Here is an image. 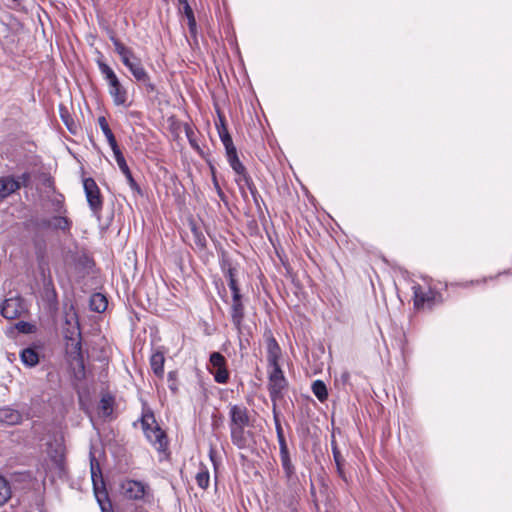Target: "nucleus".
I'll list each match as a JSON object with an SVG mask.
<instances>
[{
	"mask_svg": "<svg viewBox=\"0 0 512 512\" xmlns=\"http://www.w3.org/2000/svg\"><path fill=\"white\" fill-rule=\"evenodd\" d=\"M113 405H114V399L113 397L107 395V396H103L100 400V403H99V412L105 416V417H108L112 414L113 412Z\"/></svg>",
	"mask_w": 512,
	"mask_h": 512,
	"instance_id": "c85d7f7f",
	"label": "nucleus"
},
{
	"mask_svg": "<svg viewBox=\"0 0 512 512\" xmlns=\"http://www.w3.org/2000/svg\"><path fill=\"white\" fill-rule=\"evenodd\" d=\"M240 166L241 167L239 169L238 168H232V170L237 175L236 178H235V182L237 183L242 196L246 197V192L244 190L245 179L243 177L244 176L250 177V175L247 173V170H246L245 166L242 164L241 161H240Z\"/></svg>",
	"mask_w": 512,
	"mask_h": 512,
	"instance_id": "a878e982",
	"label": "nucleus"
},
{
	"mask_svg": "<svg viewBox=\"0 0 512 512\" xmlns=\"http://www.w3.org/2000/svg\"><path fill=\"white\" fill-rule=\"evenodd\" d=\"M112 151H113L115 160H116L117 165H118L119 169L121 170V172L123 174H128V172H130V169L126 163V160H125L124 155L121 152L120 148L118 147Z\"/></svg>",
	"mask_w": 512,
	"mask_h": 512,
	"instance_id": "2f4dec72",
	"label": "nucleus"
},
{
	"mask_svg": "<svg viewBox=\"0 0 512 512\" xmlns=\"http://www.w3.org/2000/svg\"><path fill=\"white\" fill-rule=\"evenodd\" d=\"M216 128H217L219 137L221 135H223L224 133H229L228 128L225 124V120L221 116L219 117V123H216Z\"/></svg>",
	"mask_w": 512,
	"mask_h": 512,
	"instance_id": "79ce46f5",
	"label": "nucleus"
},
{
	"mask_svg": "<svg viewBox=\"0 0 512 512\" xmlns=\"http://www.w3.org/2000/svg\"><path fill=\"white\" fill-rule=\"evenodd\" d=\"M348 378H349V373H348V372H345V373L342 375V379H343L344 381H346Z\"/></svg>",
	"mask_w": 512,
	"mask_h": 512,
	"instance_id": "6e6d98bb",
	"label": "nucleus"
},
{
	"mask_svg": "<svg viewBox=\"0 0 512 512\" xmlns=\"http://www.w3.org/2000/svg\"><path fill=\"white\" fill-rule=\"evenodd\" d=\"M38 203L34 215V230L69 232L72 221L65 214V198L56 191L53 178L46 173L37 177Z\"/></svg>",
	"mask_w": 512,
	"mask_h": 512,
	"instance_id": "f257e3e1",
	"label": "nucleus"
},
{
	"mask_svg": "<svg viewBox=\"0 0 512 512\" xmlns=\"http://www.w3.org/2000/svg\"><path fill=\"white\" fill-rule=\"evenodd\" d=\"M252 197H253V199H254L255 203H257V202H258V197H259V196H252Z\"/></svg>",
	"mask_w": 512,
	"mask_h": 512,
	"instance_id": "bf43d9fd",
	"label": "nucleus"
},
{
	"mask_svg": "<svg viewBox=\"0 0 512 512\" xmlns=\"http://www.w3.org/2000/svg\"><path fill=\"white\" fill-rule=\"evenodd\" d=\"M142 427L147 440L159 452H164L168 447V440L165 432L156 424L153 414L143 415Z\"/></svg>",
	"mask_w": 512,
	"mask_h": 512,
	"instance_id": "20e7f679",
	"label": "nucleus"
},
{
	"mask_svg": "<svg viewBox=\"0 0 512 512\" xmlns=\"http://www.w3.org/2000/svg\"><path fill=\"white\" fill-rule=\"evenodd\" d=\"M246 427L242 425H229L231 441L238 449H245L249 446L252 433L247 431Z\"/></svg>",
	"mask_w": 512,
	"mask_h": 512,
	"instance_id": "f8f14e48",
	"label": "nucleus"
},
{
	"mask_svg": "<svg viewBox=\"0 0 512 512\" xmlns=\"http://www.w3.org/2000/svg\"><path fill=\"white\" fill-rule=\"evenodd\" d=\"M34 366H36L39 363V357L37 352L34 350V360H33Z\"/></svg>",
	"mask_w": 512,
	"mask_h": 512,
	"instance_id": "5fc2aeb1",
	"label": "nucleus"
},
{
	"mask_svg": "<svg viewBox=\"0 0 512 512\" xmlns=\"http://www.w3.org/2000/svg\"><path fill=\"white\" fill-rule=\"evenodd\" d=\"M212 181H213V186L216 190V193L217 195L219 196V198L223 201V202H226L227 198H226V195L224 194V192L222 191L219 183H218V180L216 178V176L213 174V177H212Z\"/></svg>",
	"mask_w": 512,
	"mask_h": 512,
	"instance_id": "ea45409f",
	"label": "nucleus"
},
{
	"mask_svg": "<svg viewBox=\"0 0 512 512\" xmlns=\"http://www.w3.org/2000/svg\"><path fill=\"white\" fill-rule=\"evenodd\" d=\"M42 298L47 302L50 310L55 309L57 305V293L53 286L52 280L44 278V286L42 291Z\"/></svg>",
	"mask_w": 512,
	"mask_h": 512,
	"instance_id": "aec40b11",
	"label": "nucleus"
},
{
	"mask_svg": "<svg viewBox=\"0 0 512 512\" xmlns=\"http://www.w3.org/2000/svg\"><path fill=\"white\" fill-rule=\"evenodd\" d=\"M187 2H188V0H179L180 4H184V3H187Z\"/></svg>",
	"mask_w": 512,
	"mask_h": 512,
	"instance_id": "13d9d810",
	"label": "nucleus"
},
{
	"mask_svg": "<svg viewBox=\"0 0 512 512\" xmlns=\"http://www.w3.org/2000/svg\"><path fill=\"white\" fill-rule=\"evenodd\" d=\"M187 20H188V26H189L190 33L191 34H195V32H196V20H195V17H194V13L191 14V15H188Z\"/></svg>",
	"mask_w": 512,
	"mask_h": 512,
	"instance_id": "c03bdc74",
	"label": "nucleus"
},
{
	"mask_svg": "<svg viewBox=\"0 0 512 512\" xmlns=\"http://www.w3.org/2000/svg\"><path fill=\"white\" fill-rule=\"evenodd\" d=\"M61 117H62V120L64 121L65 125L67 126L68 130L71 132V133H76L75 129V125H74V122L73 120L70 119V116L68 114L64 115V114H61Z\"/></svg>",
	"mask_w": 512,
	"mask_h": 512,
	"instance_id": "a19ab883",
	"label": "nucleus"
},
{
	"mask_svg": "<svg viewBox=\"0 0 512 512\" xmlns=\"http://www.w3.org/2000/svg\"><path fill=\"white\" fill-rule=\"evenodd\" d=\"M223 274L228 279V282L231 280H236V269L235 268H227V272H225Z\"/></svg>",
	"mask_w": 512,
	"mask_h": 512,
	"instance_id": "de8ad7c7",
	"label": "nucleus"
},
{
	"mask_svg": "<svg viewBox=\"0 0 512 512\" xmlns=\"http://www.w3.org/2000/svg\"><path fill=\"white\" fill-rule=\"evenodd\" d=\"M164 363H165V357L164 353L162 351H155L151 357H150V366L158 378H163L164 376Z\"/></svg>",
	"mask_w": 512,
	"mask_h": 512,
	"instance_id": "412c9836",
	"label": "nucleus"
},
{
	"mask_svg": "<svg viewBox=\"0 0 512 512\" xmlns=\"http://www.w3.org/2000/svg\"><path fill=\"white\" fill-rule=\"evenodd\" d=\"M231 321L233 324H239L244 320V305L242 302H232L230 307Z\"/></svg>",
	"mask_w": 512,
	"mask_h": 512,
	"instance_id": "393cba45",
	"label": "nucleus"
},
{
	"mask_svg": "<svg viewBox=\"0 0 512 512\" xmlns=\"http://www.w3.org/2000/svg\"><path fill=\"white\" fill-rule=\"evenodd\" d=\"M192 232L194 235V242L199 248H204L206 246V238L205 236L199 232L195 227L192 228Z\"/></svg>",
	"mask_w": 512,
	"mask_h": 512,
	"instance_id": "c9c22d12",
	"label": "nucleus"
},
{
	"mask_svg": "<svg viewBox=\"0 0 512 512\" xmlns=\"http://www.w3.org/2000/svg\"><path fill=\"white\" fill-rule=\"evenodd\" d=\"M75 348L77 350V354H78V358H79V364H80L81 368L84 369V364H83V360H82V356H81V342H80V340H78L76 342Z\"/></svg>",
	"mask_w": 512,
	"mask_h": 512,
	"instance_id": "09e8293b",
	"label": "nucleus"
},
{
	"mask_svg": "<svg viewBox=\"0 0 512 512\" xmlns=\"http://www.w3.org/2000/svg\"><path fill=\"white\" fill-rule=\"evenodd\" d=\"M14 327L19 333H23V334H31L32 333V323H30L28 321H19L15 324Z\"/></svg>",
	"mask_w": 512,
	"mask_h": 512,
	"instance_id": "f704fd0d",
	"label": "nucleus"
},
{
	"mask_svg": "<svg viewBox=\"0 0 512 512\" xmlns=\"http://www.w3.org/2000/svg\"><path fill=\"white\" fill-rule=\"evenodd\" d=\"M64 446L61 442L55 441L48 443L47 455L48 459L42 464L44 477H63L65 474V454Z\"/></svg>",
	"mask_w": 512,
	"mask_h": 512,
	"instance_id": "f03ea898",
	"label": "nucleus"
},
{
	"mask_svg": "<svg viewBox=\"0 0 512 512\" xmlns=\"http://www.w3.org/2000/svg\"><path fill=\"white\" fill-rule=\"evenodd\" d=\"M21 420V415L18 411L10 408L0 409V423L7 425L18 424Z\"/></svg>",
	"mask_w": 512,
	"mask_h": 512,
	"instance_id": "5701e85b",
	"label": "nucleus"
},
{
	"mask_svg": "<svg viewBox=\"0 0 512 512\" xmlns=\"http://www.w3.org/2000/svg\"><path fill=\"white\" fill-rule=\"evenodd\" d=\"M274 424H275L277 439L285 437L280 419H276V422H274Z\"/></svg>",
	"mask_w": 512,
	"mask_h": 512,
	"instance_id": "a18cd8bd",
	"label": "nucleus"
},
{
	"mask_svg": "<svg viewBox=\"0 0 512 512\" xmlns=\"http://www.w3.org/2000/svg\"><path fill=\"white\" fill-rule=\"evenodd\" d=\"M13 1L16 2L17 4H20L21 0H13Z\"/></svg>",
	"mask_w": 512,
	"mask_h": 512,
	"instance_id": "680f3d73",
	"label": "nucleus"
},
{
	"mask_svg": "<svg viewBox=\"0 0 512 512\" xmlns=\"http://www.w3.org/2000/svg\"><path fill=\"white\" fill-rule=\"evenodd\" d=\"M83 188L92 215L100 220L103 209V197L100 188L91 177L83 179Z\"/></svg>",
	"mask_w": 512,
	"mask_h": 512,
	"instance_id": "39448f33",
	"label": "nucleus"
},
{
	"mask_svg": "<svg viewBox=\"0 0 512 512\" xmlns=\"http://www.w3.org/2000/svg\"><path fill=\"white\" fill-rule=\"evenodd\" d=\"M21 360L27 367H32V346H28L22 350Z\"/></svg>",
	"mask_w": 512,
	"mask_h": 512,
	"instance_id": "72a5a7b5",
	"label": "nucleus"
},
{
	"mask_svg": "<svg viewBox=\"0 0 512 512\" xmlns=\"http://www.w3.org/2000/svg\"><path fill=\"white\" fill-rule=\"evenodd\" d=\"M1 315L8 319L13 320L16 318H20L25 314H28V307L20 296L15 295L9 298H6L1 307H0Z\"/></svg>",
	"mask_w": 512,
	"mask_h": 512,
	"instance_id": "423d86ee",
	"label": "nucleus"
},
{
	"mask_svg": "<svg viewBox=\"0 0 512 512\" xmlns=\"http://www.w3.org/2000/svg\"><path fill=\"white\" fill-rule=\"evenodd\" d=\"M332 453H333V458H334V461L336 464L337 473H338L339 477L341 479H343L344 481H347L345 472L343 470V461L344 460H343L340 450L338 449L337 445L334 442H332Z\"/></svg>",
	"mask_w": 512,
	"mask_h": 512,
	"instance_id": "bb28decb",
	"label": "nucleus"
},
{
	"mask_svg": "<svg viewBox=\"0 0 512 512\" xmlns=\"http://www.w3.org/2000/svg\"><path fill=\"white\" fill-rule=\"evenodd\" d=\"M182 5H183V12H184L186 18L188 17V15L193 14L192 8L190 7L188 2L184 3Z\"/></svg>",
	"mask_w": 512,
	"mask_h": 512,
	"instance_id": "603ef678",
	"label": "nucleus"
},
{
	"mask_svg": "<svg viewBox=\"0 0 512 512\" xmlns=\"http://www.w3.org/2000/svg\"><path fill=\"white\" fill-rule=\"evenodd\" d=\"M220 266H221V270L223 273L227 272V268H234L231 264V262L229 261V259L227 258H222L221 262H220Z\"/></svg>",
	"mask_w": 512,
	"mask_h": 512,
	"instance_id": "49530a36",
	"label": "nucleus"
},
{
	"mask_svg": "<svg viewBox=\"0 0 512 512\" xmlns=\"http://www.w3.org/2000/svg\"><path fill=\"white\" fill-rule=\"evenodd\" d=\"M280 461L287 485L290 488L296 487L299 482V478L296 473L295 466L292 463L290 455L281 456Z\"/></svg>",
	"mask_w": 512,
	"mask_h": 512,
	"instance_id": "dca6fc26",
	"label": "nucleus"
},
{
	"mask_svg": "<svg viewBox=\"0 0 512 512\" xmlns=\"http://www.w3.org/2000/svg\"><path fill=\"white\" fill-rule=\"evenodd\" d=\"M177 372L176 371H170L167 375V382H168V388L176 394L178 392V385H177Z\"/></svg>",
	"mask_w": 512,
	"mask_h": 512,
	"instance_id": "473e14b6",
	"label": "nucleus"
},
{
	"mask_svg": "<svg viewBox=\"0 0 512 512\" xmlns=\"http://www.w3.org/2000/svg\"><path fill=\"white\" fill-rule=\"evenodd\" d=\"M273 419H274V422H276V419H280L279 413L276 408V402H273Z\"/></svg>",
	"mask_w": 512,
	"mask_h": 512,
	"instance_id": "864d4df0",
	"label": "nucleus"
},
{
	"mask_svg": "<svg viewBox=\"0 0 512 512\" xmlns=\"http://www.w3.org/2000/svg\"><path fill=\"white\" fill-rule=\"evenodd\" d=\"M281 356V349L273 336L267 338V362L269 367L279 366V358Z\"/></svg>",
	"mask_w": 512,
	"mask_h": 512,
	"instance_id": "6ab92c4d",
	"label": "nucleus"
},
{
	"mask_svg": "<svg viewBox=\"0 0 512 512\" xmlns=\"http://www.w3.org/2000/svg\"><path fill=\"white\" fill-rule=\"evenodd\" d=\"M228 286H229L231 292H235V291H239L240 290L237 280L229 281L228 282Z\"/></svg>",
	"mask_w": 512,
	"mask_h": 512,
	"instance_id": "8fccbe9b",
	"label": "nucleus"
},
{
	"mask_svg": "<svg viewBox=\"0 0 512 512\" xmlns=\"http://www.w3.org/2000/svg\"><path fill=\"white\" fill-rule=\"evenodd\" d=\"M108 300L102 293H94L89 300V307L92 311L102 313L107 309Z\"/></svg>",
	"mask_w": 512,
	"mask_h": 512,
	"instance_id": "4be33fe9",
	"label": "nucleus"
},
{
	"mask_svg": "<svg viewBox=\"0 0 512 512\" xmlns=\"http://www.w3.org/2000/svg\"><path fill=\"white\" fill-rule=\"evenodd\" d=\"M210 458H211V461L213 462L214 467H216V462H215V459H214V457L212 455V452L210 453Z\"/></svg>",
	"mask_w": 512,
	"mask_h": 512,
	"instance_id": "4d7b16f0",
	"label": "nucleus"
},
{
	"mask_svg": "<svg viewBox=\"0 0 512 512\" xmlns=\"http://www.w3.org/2000/svg\"><path fill=\"white\" fill-rule=\"evenodd\" d=\"M220 140L225 147L226 158L231 168H240V159L237 154L236 147L234 146L230 133L221 135Z\"/></svg>",
	"mask_w": 512,
	"mask_h": 512,
	"instance_id": "2eb2a0df",
	"label": "nucleus"
},
{
	"mask_svg": "<svg viewBox=\"0 0 512 512\" xmlns=\"http://www.w3.org/2000/svg\"><path fill=\"white\" fill-rule=\"evenodd\" d=\"M29 174L24 173L22 176L15 179L12 176H5L0 178V200L7 198L9 195L20 189L22 186H27Z\"/></svg>",
	"mask_w": 512,
	"mask_h": 512,
	"instance_id": "1a4fd4ad",
	"label": "nucleus"
},
{
	"mask_svg": "<svg viewBox=\"0 0 512 512\" xmlns=\"http://www.w3.org/2000/svg\"><path fill=\"white\" fill-rule=\"evenodd\" d=\"M233 325L238 333L239 350L241 352V355L243 356L244 354L247 353V350L251 346L250 339L252 337V330L249 326L244 325L243 321H240L238 325L237 324H233Z\"/></svg>",
	"mask_w": 512,
	"mask_h": 512,
	"instance_id": "f3484780",
	"label": "nucleus"
},
{
	"mask_svg": "<svg viewBox=\"0 0 512 512\" xmlns=\"http://www.w3.org/2000/svg\"><path fill=\"white\" fill-rule=\"evenodd\" d=\"M98 69L108 84L109 94L116 106H125L128 100L127 89L121 84L114 70L103 61L102 56L96 60Z\"/></svg>",
	"mask_w": 512,
	"mask_h": 512,
	"instance_id": "7ed1b4c3",
	"label": "nucleus"
},
{
	"mask_svg": "<svg viewBox=\"0 0 512 512\" xmlns=\"http://www.w3.org/2000/svg\"><path fill=\"white\" fill-rule=\"evenodd\" d=\"M229 418V425L250 426L249 412L244 405H230Z\"/></svg>",
	"mask_w": 512,
	"mask_h": 512,
	"instance_id": "4468645a",
	"label": "nucleus"
},
{
	"mask_svg": "<svg viewBox=\"0 0 512 512\" xmlns=\"http://www.w3.org/2000/svg\"><path fill=\"white\" fill-rule=\"evenodd\" d=\"M232 302H242L241 291L232 292Z\"/></svg>",
	"mask_w": 512,
	"mask_h": 512,
	"instance_id": "3c124183",
	"label": "nucleus"
},
{
	"mask_svg": "<svg viewBox=\"0 0 512 512\" xmlns=\"http://www.w3.org/2000/svg\"><path fill=\"white\" fill-rule=\"evenodd\" d=\"M11 497V489L8 481L0 476V507L3 506Z\"/></svg>",
	"mask_w": 512,
	"mask_h": 512,
	"instance_id": "7c9ffc66",
	"label": "nucleus"
},
{
	"mask_svg": "<svg viewBox=\"0 0 512 512\" xmlns=\"http://www.w3.org/2000/svg\"><path fill=\"white\" fill-rule=\"evenodd\" d=\"M109 39L113 43L115 52L120 56L123 65L128 68L135 61H139L140 59L134 54L133 50L127 46H125L115 35L111 33Z\"/></svg>",
	"mask_w": 512,
	"mask_h": 512,
	"instance_id": "9d476101",
	"label": "nucleus"
},
{
	"mask_svg": "<svg viewBox=\"0 0 512 512\" xmlns=\"http://www.w3.org/2000/svg\"><path fill=\"white\" fill-rule=\"evenodd\" d=\"M277 440H278V444H279V456L281 457V456L290 455L285 437L279 438Z\"/></svg>",
	"mask_w": 512,
	"mask_h": 512,
	"instance_id": "4c0bfd02",
	"label": "nucleus"
},
{
	"mask_svg": "<svg viewBox=\"0 0 512 512\" xmlns=\"http://www.w3.org/2000/svg\"><path fill=\"white\" fill-rule=\"evenodd\" d=\"M312 392L321 402L325 401L328 397L326 385L321 380H316L312 384Z\"/></svg>",
	"mask_w": 512,
	"mask_h": 512,
	"instance_id": "c756f323",
	"label": "nucleus"
},
{
	"mask_svg": "<svg viewBox=\"0 0 512 512\" xmlns=\"http://www.w3.org/2000/svg\"><path fill=\"white\" fill-rule=\"evenodd\" d=\"M136 81L144 84L149 90L153 91L155 86L150 82V77L144 69L141 60L135 61L130 67L127 68Z\"/></svg>",
	"mask_w": 512,
	"mask_h": 512,
	"instance_id": "a211bd4d",
	"label": "nucleus"
},
{
	"mask_svg": "<svg viewBox=\"0 0 512 512\" xmlns=\"http://www.w3.org/2000/svg\"><path fill=\"white\" fill-rule=\"evenodd\" d=\"M311 494H312V495H314V494H315V489H314V487H313V486L311 487Z\"/></svg>",
	"mask_w": 512,
	"mask_h": 512,
	"instance_id": "052dcab7",
	"label": "nucleus"
},
{
	"mask_svg": "<svg viewBox=\"0 0 512 512\" xmlns=\"http://www.w3.org/2000/svg\"><path fill=\"white\" fill-rule=\"evenodd\" d=\"M414 294V306L417 309L424 308L425 306L431 307L434 304L435 292L431 289L424 291L419 284L412 286Z\"/></svg>",
	"mask_w": 512,
	"mask_h": 512,
	"instance_id": "ddd939ff",
	"label": "nucleus"
},
{
	"mask_svg": "<svg viewBox=\"0 0 512 512\" xmlns=\"http://www.w3.org/2000/svg\"><path fill=\"white\" fill-rule=\"evenodd\" d=\"M271 371L269 373V395L272 402H276L278 399L282 398L283 390L287 386L286 378L284 377L283 371L279 366H271Z\"/></svg>",
	"mask_w": 512,
	"mask_h": 512,
	"instance_id": "0eeeda50",
	"label": "nucleus"
},
{
	"mask_svg": "<svg viewBox=\"0 0 512 512\" xmlns=\"http://www.w3.org/2000/svg\"><path fill=\"white\" fill-rule=\"evenodd\" d=\"M98 124H99L103 134L105 135L110 148L112 150L118 148L119 146L117 144L116 138H115L112 130L110 129L108 122L104 116H100L98 118Z\"/></svg>",
	"mask_w": 512,
	"mask_h": 512,
	"instance_id": "b1692460",
	"label": "nucleus"
},
{
	"mask_svg": "<svg viewBox=\"0 0 512 512\" xmlns=\"http://www.w3.org/2000/svg\"><path fill=\"white\" fill-rule=\"evenodd\" d=\"M209 372L214 376L215 382L219 384L227 383L229 371L227 369L226 358L219 352H213L209 357Z\"/></svg>",
	"mask_w": 512,
	"mask_h": 512,
	"instance_id": "6e6552de",
	"label": "nucleus"
},
{
	"mask_svg": "<svg viewBox=\"0 0 512 512\" xmlns=\"http://www.w3.org/2000/svg\"><path fill=\"white\" fill-rule=\"evenodd\" d=\"M122 489L128 499L141 500L144 498L148 486L140 481L126 480L122 483Z\"/></svg>",
	"mask_w": 512,
	"mask_h": 512,
	"instance_id": "9b49d317",
	"label": "nucleus"
},
{
	"mask_svg": "<svg viewBox=\"0 0 512 512\" xmlns=\"http://www.w3.org/2000/svg\"><path fill=\"white\" fill-rule=\"evenodd\" d=\"M97 472L101 475L99 464L95 461V458H91V477L94 484V488L96 489V479L98 477Z\"/></svg>",
	"mask_w": 512,
	"mask_h": 512,
	"instance_id": "e433bc0d",
	"label": "nucleus"
},
{
	"mask_svg": "<svg viewBox=\"0 0 512 512\" xmlns=\"http://www.w3.org/2000/svg\"><path fill=\"white\" fill-rule=\"evenodd\" d=\"M196 483L201 489H206L209 486L210 475L206 466L201 465L199 471L195 476Z\"/></svg>",
	"mask_w": 512,
	"mask_h": 512,
	"instance_id": "cd10ccee",
	"label": "nucleus"
},
{
	"mask_svg": "<svg viewBox=\"0 0 512 512\" xmlns=\"http://www.w3.org/2000/svg\"><path fill=\"white\" fill-rule=\"evenodd\" d=\"M245 179V186L248 188L252 196H259V193L256 189L255 184L253 183V180L251 177H243Z\"/></svg>",
	"mask_w": 512,
	"mask_h": 512,
	"instance_id": "58836bf2",
	"label": "nucleus"
},
{
	"mask_svg": "<svg viewBox=\"0 0 512 512\" xmlns=\"http://www.w3.org/2000/svg\"><path fill=\"white\" fill-rule=\"evenodd\" d=\"M124 175L127 179L129 186L131 187V189L139 192L140 188H139L138 184L136 183L135 179L133 178L131 171L128 172V174H124Z\"/></svg>",
	"mask_w": 512,
	"mask_h": 512,
	"instance_id": "37998d69",
	"label": "nucleus"
}]
</instances>
